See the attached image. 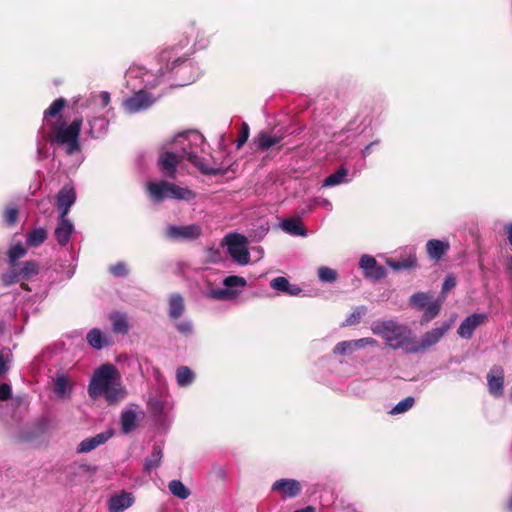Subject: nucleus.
<instances>
[{
	"label": "nucleus",
	"instance_id": "nucleus-1",
	"mask_svg": "<svg viewBox=\"0 0 512 512\" xmlns=\"http://www.w3.org/2000/svg\"><path fill=\"white\" fill-rule=\"evenodd\" d=\"M371 330L375 335L382 337L386 345L393 350L403 349L408 353V349L413 344V332L405 324L394 320L375 321Z\"/></svg>",
	"mask_w": 512,
	"mask_h": 512
},
{
	"label": "nucleus",
	"instance_id": "nucleus-2",
	"mask_svg": "<svg viewBox=\"0 0 512 512\" xmlns=\"http://www.w3.org/2000/svg\"><path fill=\"white\" fill-rule=\"evenodd\" d=\"M83 119L75 118L69 125L65 123H54L51 126V143L60 145L67 144V153L73 154L80 150L79 135L81 132Z\"/></svg>",
	"mask_w": 512,
	"mask_h": 512
},
{
	"label": "nucleus",
	"instance_id": "nucleus-3",
	"mask_svg": "<svg viewBox=\"0 0 512 512\" xmlns=\"http://www.w3.org/2000/svg\"><path fill=\"white\" fill-rule=\"evenodd\" d=\"M120 380L117 368L112 364H103L95 372L88 385V394L96 399L115 381Z\"/></svg>",
	"mask_w": 512,
	"mask_h": 512
},
{
	"label": "nucleus",
	"instance_id": "nucleus-4",
	"mask_svg": "<svg viewBox=\"0 0 512 512\" xmlns=\"http://www.w3.org/2000/svg\"><path fill=\"white\" fill-rule=\"evenodd\" d=\"M225 241L229 255L240 265H247L250 253L247 249V238L239 233L226 235Z\"/></svg>",
	"mask_w": 512,
	"mask_h": 512
},
{
	"label": "nucleus",
	"instance_id": "nucleus-5",
	"mask_svg": "<svg viewBox=\"0 0 512 512\" xmlns=\"http://www.w3.org/2000/svg\"><path fill=\"white\" fill-rule=\"evenodd\" d=\"M451 322H443L439 327L427 331L421 338L419 343H415L413 336V344L408 349V353H420L428 350L430 347L436 345L441 338L450 330Z\"/></svg>",
	"mask_w": 512,
	"mask_h": 512
},
{
	"label": "nucleus",
	"instance_id": "nucleus-6",
	"mask_svg": "<svg viewBox=\"0 0 512 512\" xmlns=\"http://www.w3.org/2000/svg\"><path fill=\"white\" fill-rule=\"evenodd\" d=\"M185 158L182 150L181 154L165 151L159 155L158 166L160 170L169 178H175L178 164Z\"/></svg>",
	"mask_w": 512,
	"mask_h": 512
},
{
	"label": "nucleus",
	"instance_id": "nucleus-7",
	"mask_svg": "<svg viewBox=\"0 0 512 512\" xmlns=\"http://www.w3.org/2000/svg\"><path fill=\"white\" fill-rule=\"evenodd\" d=\"M202 234V228L198 224L176 226L167 228V235L175 240H195Z\"/></svg>",
	"mask_w": 512,
	"mask_h": 512
},
{
	"label": "nucleus",
	"instance_id": "nucleus-8",
	"mask_svg": "<svg viewBox=\"0 0 512 512\" xmlns=\"http://www.w3.org/2000/svg\"><path fill=\"white\" fill-rule=\"evenodd\" d=\"M488 315L486 313H474L466 317L457 329V333L461 338L470 339L475 329L486 323Z\"/></svg>",
	"mask_w": 512,
	"mask_h": 512
},
{
	"label": "nucleus",
	"instance_id": "nucleus-9",
	"mask_svg": "<svg viewBox=\"0 0 512 512\" xmlns=\"http://www.w3.org/2000/svg\"><path fill=\"white\" fill-rule=\"evenodd\" d=\"M488 390L494 397H500L504 393V369L500 365H494L487 374Z\"/></svg>",
	"mask_w": 512,
	"mask_h": 512
},
{
	"label": "nucleus",
	"instance_id": "nucleus-10",
	"mask_svg": "<svg viewBox=\"0 0 512 512\" xmlns=\"http://www.w3.org/2000/svg\"><path fill=\"white\" fill-rule=\"evenodd\" d=\"M76 201V191L70 185H64L58 192L56 196V207L60 212L59 216H67L70 210V207Z\"/></svg>",
	"mask_w": 512,
	"mask_h": 512
},
{
	"label": "nucleus",
	"instance_id": "nucleus-11",
	"mask_svg": "<svg viewBox=\"0 0 512 512\" xmlns=\"http://www.w3.org/2000/svg\"><path fill=\"white\" fill-rule=\"evenodd\" d=\"M188 59L175 53L174 48H166L159 54V62L163 65L161 73L173 71L176 67L184 64Z\"/></svg>",
	"mask_w": 512,
	"mask_h": 512
},
{
	"label": "nucleus",
	"instance_id": "nucleus-12",
	"mask_svg": "<svg viewBox=\"0 0 512 512\" xmlns=\"http://www.w3.org/2000/svg\"><path fill=\"white\" fill-rule=\"evenodd\" d=\"M302 486L295 479H280L272 484V491L281 493L283 499L294 498L300 494Z\"/></svg>",
	"mask_w": 512,
	"mask_h": 512
},
{
	"label": "nucleus",
	"instance_id": "nucleus-13",
	"mask_svg": "<svg viewBox=\"0 0 512 512\" xmlns=\"http://www.w3.org/2000/svg\"><path fill=\"white\" fill-rule=\"evenodd\" d=\"M185 158L193 164L203 175L217 176L224 175L225 169L213 168L204 163V159L199 157L195 152L188 150L186 146L183 147Z\"/></svg>",
	"mask_w": 512,
	"mask_h": 512
},
{
	"label": "nucleus",
	"instance_id": "nucleus-14",
	"mask_svg": "<svg viewBox=\"0 0 512 512\" xmlns=\"http://www.w3.org/2000/svg\"><path fill=\"white\" fill-rule=\"evenodd\" d=\"M152 104L153 99L147 92L143 90L137 92L132 97L124 101V106L126 110H128L131 113H136L140 110L146 109L150 107Z\"/></svg>",
	"mask_w": 512,
	"mask_h": 512
},
{
	"label": "nucleus",
	"instance_id": "nucleus-15",
	"mask_svg": "<svg viewBox=\"0 0 512 512\" xmlns=\"http://www.w3.org/2000/svg\"><path fill=\"white\" fill-rule=\"evenodd\" d=\"M74 232V225L67 218V216H59L57 225L54 230V235L57 243L60 246H65L70 241L71 235Z\"/></svg>",
	"mask_w": 512,
	"mask_h": 512
},
{
	"label": "nucleus",
	"instance_id": "nucleus-16",
	"mask_svg": "<svg viewBox=\"0 0 512 512\" xmlns=\"http://www.w3.org/2000/svg\"><path fill=\"white\" fill-rule=\"evenodd\" d=\"M113 436V432L111 430L101 432L93 437L86 438L82 440L78 447L77 452L78 453H88L98 446L106 443L111 437Z\"/></svg>",
	"mask_w": 512,
	"mask_h": 512
},
{
	"label": "nucleus",
	"instance_id": "nucleus-17",
	"mask_svg": "<svg viewBox=\"0 0 512 512\" xmlns=\"http://www.w3.org/2000/svg\"><path fill=\"white\" fill-rule=\"evenodd\" d=\"M168 181L149 182L146 186L149 197L155 203H161L168 198Z\"/></svg>",
	"mask_w": 512,
	"mask_h": 512
},
{
	"label": "nucleus",
	"instance_id": "nucleus-18",
	"mask_svg": "<svg viewBox=\"0 0 512 512\" xmlns=\"http://www.w3.org/2000/svg\"><path fill=\"white\" fill-rule=\"evenodd\" d=\"M450 249L448 241L431 239L426 243V252L432 260H440Z\"/></svg>",
	"mask_w": 512,
	"mask_h": 512
},
{
	"label": "nucleus",
	"instance_id": "nucleus-19",
	"mask_svg": "<svg viewBox=\"0 0 512 512\" xmlns=\"http://www.w3.org/2000/svg\"><path fill=\"white\" fill-rule=\"evenodd\" d=\"M168 315L172 321H177L185 312L184 298L179 293L171 294L169 297Z\"/></svg>",
	"mask_w": 512,
	"mask_h": 512
},
{
	"label": "nucleus",
	"instance_id": "nucleus-20",
	"mask_svg": "<svg viewBox=\"0 0 512 512\" xmlns=\"http://www.w3.org/2000/svg\"><path fill=\"white\" fill-rule=\"evenodd\" d=\"M168 198L176 200L191 201L194 200L196 194L189 188L180 187L172 182H168Z\"/></svg>",
	"mask_w": 512,
	"mask_h": 512
},
{
	"label": "nucleus",
	"instance_id": "nucleus-21",
	"mask_svg": "<svg viewBox=\"0 0 512 512\" xmlns=\"http://www.w3.org/2000/svg\"><path fill=\"white\" fill-rule=\"evenodd\" d=\"M133 503V498L130 493L123 492L115 495L109 500V509L111 512H122L130 507Z\"/></svg>",
	"mask_w": 512,
	"mask_h": 512
},
{
	"label": "nucleus",
	"instance_id": "nucleus-22",
	"mask_svg": "<svg viewBox=\"0 0 512 512\" xmlns=\"http://www.w3.org/2000/svg\"><path fill=\"white\" fill-rule=\"evenodd\" d=\"M270 286L276 290L285 294L294 296L301 292V289L296 285H291L287 278L278 276L271 280Z\"/></svg>",
	"mask_w": 512,
	"mask_h": 512
},
{
	"label": "nucleus",
	"instance_id": "nucleus-23",
	"mask_svg": "<svg viewBox=\"0 0 512 512\" xmlns=\"http://www.w3.org/2000/svg\"><path fill=\"white\" fill-rule=\"evenodd\" d=\"M101 395L109 404H114L126 396V391L119 382L115 381L105 391L101 392Z\"/></svg>",
	"mask_w": 512,
	"mask_h": 512
},
{
	"label": "nucleus",
	"instance_id": "nucleus-24",
	"mask_svg": "<svg viewBox=\"0 0 512 512\" xmlns=\"http://www.w3.org/2000/svg\"><path fill=\"white\" fill-rule=\"evenodd\" d=\"M280 140V137L271 136L267 132L261 131L253 139V144L257 147V149L264 151L278 144Z\"/></svg>",
	"mask_w": 512,
	"mask_h": 512
},
{
	"label": "nucleus",
	"instance_id": "nucleus-25",
	"mask_svg": "<svg viewBox=\"0 0 512 512\" xmlns=\"http://www.w3.org/2000/svg\"><path fill=\"white\" fill-rule=\"evenodd\" d=\"M387 264L395 271L409 270L417 267V257L415 253L409 254L400 260L388 259Z\"/></svg>",
	"mask_w": 512,
	"mask_h": 512
},
{
	"label": "nucleus",
	"instance_id": "nucleus-26",
	"mask_svg": "<svg viewBox=\"0 0 512 512\" xmlns=\"http://www.w3.org/2000/svg\"><path fill=\"white\" fill-rule=\"evenodd\" d=\"M48 237L47 230L43 227L34 228L26 235V244L29 247H39Z\"/></svg>",
	"mask_w": 512,
	"mask_h": 512
},
{
	"label": "nucleus",
	"instance_id": "nucleus-27",
	"mask_svg": "<svg viewBox=\"0 0 512 512\" xmlns=\"http://www.w3.org/2000/svg\"><path fill=\"white\" fill-rule=\"evenodd\" d=\"M163 457L162 449L160 446H153L151 454L145 459L144 462V470L147 473H150L153 469H156L160 466L161 460Z\"/></svg>",
	"mask_w": 512,
	"mask_h": 512
},
{
	"label": "nucleus",
	"instance_id": "nucleus-28",
	"mask_svg": "<svg viewBox=\"0 0 512 512\" xmlns=\"http://www.w3.org/2000/svg\"><path fill=\"white\" fill-rule=\"evenodd\" d=\"M87 341L90 346L95 349H102L104 346L108 345V340L103 336V333L98 328H93L87 333Z\"/></svg>",
	"mask_w": 512,
	"mask_h": 512
},
{
	"label": "nucleus",
	"instance_id": "nucleus-29",
	"mask_svg": "<svg viewBox=\"0 0 512 512\" xmlns=\"http://www.w3.org/2000/svg\"><path fill=\"white\" fill-rule=\"evenodd\" d=\"M112 322V329L115 333L127 334L129 331V324L125 314L114 313L110 315Z\"/></svg>",
	"mask_w": 512,
	"mask_h": 512
},
{
	"label": "nucleus",
	"instance_id": "nucleus-30",
	"mask_svg": "<svg viewBox=\"0 0 512 512\" xmlns=\"http://www.w3.org/2000/svg\"><path fill=\"white\" fill-rule=\"evenodd\" d=\"M137 426L136 413L133 410H125L121 413V429L125 434L133 431Z\"/></svg>",
	"mask_w": 512,
	"mask_h": 512
},
{
	"label": "nucleus",
	"instance_id": "nucleus-31",
	"mask_svg": "<svg viewBox=\"0 0 512 512\" xmlns=\"http://www.w3.org/2000/svg\"><path fill=\"white\" fill-rule=\"evenodd\" d=\"M348 173V169L341 166L337 171L330 174L324 179L323 186L331 187L343 183Z\"/></svg>",
	"mask_w": 512,
	"mask_h": 512
},
{
	"label": "nucleus",
	"instance_id": "nucleus-32",
	"mask_svg": "<svg viewBox=\"0 0 512 512\" xmlns=\"http://www.w3.org/2000/svg\"><path fill=\"white\" fill-rule=\"evenodd\" d=\"M168 488L172 495L181 500L187 499L191 494L190 490L180 480H171L168 483Z\"/></svg>",
	"mask_w": 512,
	"mask_h": 512
},
{
	"label": "nucleus",
	"instance_id": "nucleus-33",
	"mask_svg": "<svg viewBox=\"0 0 512 512\" xmlns=\"http://www.w3.org/2000/svg\"><path fill=\"white\" fill-rule=\"evenodd\" d=\"M282 228L285 232L296 235V236H304L306 235V231L302 226L301 222L297 219H286L282 222Z\"/></svg>",
	"mask_w": 512,
	"mask_h": 512
},
{
	"label": "nucleus",
	"instance_id": "nucleus-34",
	"mask_svg": "<svg viewBox=\"0 0 512 512\" xmlns=\"http://www.w3.org/2000/svg\"><path fill=\"white\" fill-rule=\"evenodd\" d=\"M18 271L22 280H29L39 273V265L34 260L25 261Z\"/></svg>",
	"mask_w": 512,
	"mask_h": 512
},
{
	"label": "nucleus",
	"instance_id": "nucleus-35",
	"mask_svg": "<svg viewBox=\"0 0 512 512\" xmlns=\"http://www.w3.org/2000/svg\"><path fill=\"white\" fill-rule=\"evenodd\" d=\"M177 383L181 387L190 385L194 380V374L187 366H180L176 371Z\"/></svg>",
	"mask_w": 512,
	"mask_h": 512
},
{
	"label": "nucleus",
	"instance_id": "nucleus-36",
	"mask_svg": "<svg viewBox=\"0 0 512 512\" xmlns=\"http://www.w3.org/2000/svg\"><path fill=\"white\" fill-rule=\"evenodd\" d=\"M441 304L438 301L431 302L426 305L421 318V324H425L434 319L440 312Z\"/></svg>",
	"mask_w": 512,
	"mask_h": 512
},
{
	"label": "nucleus",
	"instance_id": "nucleus-37",
	"mask_svg": "<svg viewBox=\"0 0 512 512\" xmlns=\"http://www.w3.org/2000/svg\"><path fill=\"white\" fill-rule=\"evenodd\" d=\"M67 101L64 98H58L54 100L51 105L44 111V119L49 117H56L63 108L66 106Z\"/></svg>",
	"mask_w": 512,
	"mask_h": 512
},
{
	"label": "nucleus",
	"instance_id": "nucleus-38",
	"mask_svg": "<svg viewBox=\"0 0 512 512\" xmlns=\"http://www.w3.org/2000/svg\"><path fill=\"white\" fill-rule=\"evenodd\" d=\"M429 302V295L425 292H416L409 298V305L418 310H422Z\"/></svg>",
	"mask_w": 512,
	"mask_h": 512
},
{
	"label": "nucleus",
	"instance_id": "nucleus-39",
	"mask_svg": "<svg viewBox=\"0 0 512 512\" xmlns=\"http://www.w3.org/2000/svg\"><path fill=\"white\" fill-rule=\"evenodd\" d=\"M27 254V249L18 243L12 246L8 251V259L11 266H15L16 261Z\"/></svg>",
	"mask_w": 512,
	"mask_h": 512
},
{
	"label": "nucleus",
	"instance_id": "nucleus-40",
	"mask_svg": "<svg viewBox=\"0 0 512 512\" xmlns=\"http://www.w3.org/2000/svg\"><path fill=\"white\" fill-rule=\"evenodd\" d=\"M318 277L324 283H333L337 280L338 273L335 269L326 266H321L318 269Z\"/></svg>",
	"mask_w": 512,
	"mask_h": 512
},
{
	"label": "nucleus",
	"instance_id": "nucleus-41",
	"mask_svg": "<svg viewBox=\"0 0 512 512\" xmlns=\"http://www.w3.org/2000/svg\"><path fill=\"white\" fill-rule=\"evenodd\" d=\"M367 313V308L365 306L356 307L353 312L347 317L345 320V326H353L360 322L361 318L365 316Z\"/></svg>",
	"mask_w": 512,
	"mask_h": 512
},
{
	"label": "nucleus",
	"instance_id": "nucleus-42",
	"mask_svg": "<svg viewBox=\"0 0 512 512\" xmlns=\"http://www.w3.org/2000/svg\"><path fill=\"white\" fill-rule=\"evenodd\" d=\"M3 217L7 225L14 226L18 222L19 209L14 205H9L4 209Z\"/></svg>",
	"mask_w": 512,
	"mask_h": 512
},
{
	"label": "nucleus",
	"instance_id": "nucleus-43",
	"mask_svg": "<svg viewBox=\"0 0 512 512\" xmlns=\"http://www.w3.org/2000/svg\"><path fill=\"white\" fill-rule=\"evenodd\" d=\"M354 343V340L339 342L334 347V353L339 355H349L354 350L358 349V347H354Z\"/></svg>",
	"mask_w": 512,
	"mask_h": 512
},
{
	"label": "nucleus",
	"instance_id": "nucleus-44",
	"mask_svg": "<svg viewBox=\"0 0 512 512\" xmlns=\"http://www.w3.org/2000/svg\"><path fill=\"white\" fill-rule=\"evenodd\" d=\"M414 398L411 397V396H408L406 398H404L403 400H401L400 402H398L394 408L391 410V414H401V413H404L406 411H408L410 408H412V406L414 405Z\"/></svg>",
	"mask_w": 512,
	"mask_h": 512
},
{
	"label": "nucleus",
	"instance_id": "nucleus-45",
	"mask_svg": "<svg viewBox=\"0 0 512 512\" xmlns=\"http://www.w3.org/2000/svg\"><path fill=\"white\" fill-rule=\"evenodd\" d=\"M54 390L57 395L64 396L69 391L68 379L63 375L58 376L55 380Z\"/></svg>",
	"mask_w": 512,
	"mask_h": 512
},
{
	"label": "nucleus",
	"instance_id": "nucleus-46",
	"mask_svg": "<svg viewBox=\"0 0 512 512\" xmlns=\"http://www.w3.org/2000/svg\"><path fill=\"white\" fill-rule=\"evenodd\" d=\"M223 284L227 289H229L236 286L244 287L246 286L247 282L246 279L241 276L231 275L224 279Z\"/></svg>",
	"mask_w": 512,
	"mask_h": 512
},
{
	"label": "nucleus",
	"instance_id": "nucleus-47",
	"mask_svg": "<svg viewBox=\"0 0 512 512\" xmlns=\"http://www.w3.org/2000/svg\"><path fill=\"white\" fill-rule=\"evenodd\" d=\"M250 128L246 122L241 124V129L239 131V137L236 141V148L239 150L246 143L249 138Z\"/></svg>",
	"mask_w": 512,
	"mask_h": 512
},
{
	"label": "nucleus",
	"instance_id": "nucleus-48",
	"mask_svg": "<svg viewBox=\"0 0 512 512\" xmlns=\"http://www.w3.org/2000/svg\"><path fill=\"white\" fill-rule=\"evenodd\" d=\"M19 280H21V276L19 271L16 270H11L1 276V281L4 286H10L14 283H17Z\"/></svg>",
	"mask_w": 512,
	"mask_h": 512
},
{
	"label": "nucleus",
	"instance_id": "nucleus-49",
	"mask_svg": "<svg viewBox=\"0 0 512 512\" xmlns=\"http://www.w3.org/2000/svg\"><path fill=\"white\" fill-rule=\"evenodd\" d=\"M235 295L233 291L227 288L216 289L210 292V297L216 300H225L232 298Z\"/></svg>",
	"mask_w": 512,
	"mask_h": 512
},
{
	"label": "nucleus",
	"instance_id": "nucleus-50",
	"mask_svg": "<svg viewBox=\"0 0 512 512\" xmlns=\"http://www.w3.org/2000/svg\"><path fill=\"white\" fill-rule=\"evenodd\" d=\"M110 273L115 277H122L128 274L127 266L124 262H118L109 267Z\"/></svg>",
	"mask_w": 512,
	"mask_h": 512
},
{
	"label": "nucleus",
	"instance_id": "nucleus-51",
	"mask_svg": "<svg viewBox=\"0 0 512 512\" xmlns=\"http://www.w3.org/2000/svg\"><path fill=\"white\" fill-rule=\"evenodd\" d=\"M376 264V259L370 255H363L359 262L360 267L364 269L365 273L375 268Z\"/></svg>",
	"mask_w": 512,
	"mask_h": 512
},
{
	"label": "nucleus",
	"instance_id": "nucleus-52",
	"mask_svg": "<svg viewBox=\"0 0 512 512\" xmlns=\"http://www.w3.org/2000/svg\"><path fill=\"white\" fill-rule=\"evenodd\" d=\"M365 275L366 277H370L375 280H380L386 276V270L383 266L376 264V267L366 272Z\"/></svg>",
	"mask_w": 512,
	"mask_h": 512
},
{
	"label": "nucleus",
	"instance_id": "nucleus-53",
	"mask_svg": "<svg viewBox=\"0 0 512 512\" xmlns=\"http://www.w3.org/2000/svg\"><path fill=\"white\" fill-rule=\"evenodd\" d=\"M175 327L180 334L190 335L193 332V324L191 321L176 322Z\"/></svg>",
	"mask_w": 512,
	"mask_h": 512
},
{
	"label": "nucleus",
	"instance_id": "nucleus-54",
	"mask_svg": "<svg viewBox=\"0 0 512 512\" xmlns=\"http://www.w3.org/2000/svg\"><path fill=\"white\" fill-rule=\"evenodd\" d=\"M12 397L11 386L7 383L0 384V401H7Z\"/></svg>",
	"mask_w": 512,
	"mask_h": 512
},
{
	"label": "nucleus",
	"instance_id": "nucleus-55",
	"mask_svg": "<svg viewBox=\"0 0 512 512\" xmlns=\"http://www.w3.org/2000/svg\"><path fill=\"white\" fill-rule=\"evenodd\" d=\"M354 347H358V349L365 347L366 345L376 346L377 341L374 338L367 337L361 338L358 340H354Z\"/></svg>",
	"mask_w": 512,
	"mask_h": 512
},
{
	"label": "nucleus",
	"instance_id": "nucleus-56",
	"mask_svg": "<svg viewBox=\"0 0 512 512\" xmlns=\"http://www.w3.org/2000/svg\"><path fill=\"white\" fill-rule=\"evenodd\" d=\"M456 285L455 278L452 276H447L442 285V293H446L449 290L453 289Z\"/></svg>",
	"mask_w": 512,
	"mask_h": 512
},
{
	"label": "nucleus",
	"instance_id": "nucleus-57",
	"mask_svg": "<svg viewBox=\"0 0 512 512\" xmlns=\"http://www.w3.org/2000/svg\"><path fill=\"white\" fill-rule=\"evenodd\" d=\"M9 371V359L0 353V376Z\"/></svg>",
	"mask_w": 512,
	"mask_h": 512
},
{
	"label": "nucleus",
	"instance_id": "nucleus-58",
	"mask_svg": "<svg viewBox=\"0 0 512 512\" xmlns=\"http://www.w3.org/2000/svg\"><path fill=\"white\" fill-rule=\"evenodd\" d=\"M101 105L102 107H107L110 103V94L106 91L100 93Z\"/></svg>",
	"mask_w": 512,
	"mask_h": 512
},
{
	"label": "nucleus",
	"instance_id": "nucleus-59",
	"mask_svg": "<svg viewBox=\"0 0 512 512\" xmlns=\"http://www.w3.org/2000/svg\"><path fill=\"white\" fill-rule=\"evenodd\" d=\"M505 230H506V232H507L508 242H509V244L512 246V223L507 224V225L505 226Z\"/></svg>",
	"mask_w": 512,
	"mask_h": 512
},
{
	"label": "nucleus",
	"instance_id": "nucleus-60",
	"mask_svg": "<svg viewBox=\"0 0 512 512\" xmlns=\"http://www.w3.org/2000/svg\"><path fill=\"white\" fill-rule=\"evenodd\" d=\"M506 508L508 512H512V497L508 500Z\"/></svg>",
	"mask_w": 512,
	"mask_h": 512
},
{
	"label": "nucleus",
	"instance_id": "nucleus-61",
	"mask_svg": "<svg viewBox=\"0 0 512 512\" xmlns=\"http://www.w3.org/2000/svg\"><path fill=\"white\" fill-rule=\"evenodd\" d=\"M21 288L23 290L30 291V288H29L28 284H26V283H21Z\"/></svg>",
	"mask_w": 512,
	"mask_h": 512
}]
</instances>
